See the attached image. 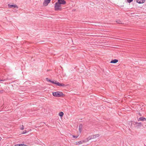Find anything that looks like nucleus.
<instances>
[{
	"instance_id": "nucleus-24",
	"label": "nucleus",
	"mask_w": 146,
	"mask_h": 146,
	"mask_svg": "<svg viewBox=\"0 0 146 146\" xmlns=\"http://www.w3.org/2000/svg\"><path fill=\"white\" fill-rule=\"evenodd\" d=\"M27 133V131L26 130H25L23 131V132H22V134H25Z\"/></svg>"
},
{
	"instance_id": "nucleus-2",
	"label": "nucleus",
	"mask_w": 146,
	"mask_h": 146,
	"mask_svg": "<svg viewBox=\"0 0 146 146\" xmlns=\"http://www.w3.org/2000/svg\"><path fill=\"white\" fill-rule=\"evenodd\" d=\"M60 7L61 5L58 1V2H56L55 4L54 8L55 10L56 11L59 10H60L61 9V8Z\"/></svg>"
},
{
	"instance_id": "nucleus-8",
	"label": "nucleus",
	"mask_w": 146,
	"mask_h": 146,
	"mask_svg": "<svg viewBox=\"0 0 146 146\" xmlns=\"http://www.w3.org/2000/svg\"><path fill=\"white\" fill-rule=\"evenodd\" d=\"M8 5L9 7L10 8H11L13 7L14 8H18V7L16 5H13L8 4Z\"/></svg>"
},
{
	"instance_id": "nucleus-13",
	"label": "nucleus",
	"mask_w": 146,
	"mask_h": 146,
	"mask_svg": "<svg viewBox=\"0 0 146 146\" xmlns=\"http://www.w3.org/2000/svg\"><path fill=\"white\" fill-rule=\"evenodd\" d=\"M84 142V141H80L78 142H76V145H79L81 144H82Z\"/></svg>"
},
{
	"instance_id": "nucleus-7",
	"label": "nucleus",
	"mask_w": 146,
	"mask_h": 146,
	"mask_svg": "<svg viewBox=\"0 0 146 146\" xmlns=\"http://www.w3.org/2000/svg\"><path fill=\"white\" fill-rule=\"evenodd\" d=\"M82 124H80L79 126V131L80 133H81L82 131Z\"/></svg>"
},
{
	"instance_id": "nucleus-25",
	"label": "nucleus",
	"mask_w": 146,
	"mask_h": 146,
	"mask_svg": "<svg viewBox=\"0 0 146 146\" xmlns=\"http://www.w3.org/2000/svg\"><path fill=\"white\" fill-rule=\"evenodd\" d=\"M3 91H4L3 90H2V91L0 90V93H3Z\"/></svg>"
},
{
	"instance_id": "nucleus-15",
	"label": "nucleus",
	"mask_w": 146,
	"mask_h": 146,
	"mask_svg": "<svg viewBox=\"0 0 146 146\" xmlns=\"http://www.w3.org/2000/svg\"><path fill=\"white\" fill-rule=\"evenodd\" d=\"M15 146H26V145L23 144H17L15 145Z\"/></svg>"
},
{
	"instance_id": "nucleus-20",
	"label": "nucleus",
	"mask_w": 146,
	"mask_h": 146,
	"mask_svg": "<svg viewBox=\"0 0 146 146\" xmlns=\"http://www.w3.org/2000/svg\"><path fill=\"white\" fill-rule=\"evenodd\" d=\"M133 0H127V1L128 3H130L132 2Z\"/></svg>"
},
{
	"instance_id": "nucleus-26",
	"label": "nucleus",
	"mask_w": 146,
	"mask_h": 146,
	"mask_svg": "<svg viewBox=\"0 0 146 146\" xmlns=\"http://www.w3.org/2000/svg\"><path fill=\"white\" fill-rule=\"evenodd\" d=\"M4 81V80H3V79H1L0 78V81Z\"/></svg>"
},
{
	"instance_id": "nucleus-11",
	"label": "nucleus",
	"mask_w": 146,
	"mask_h": 146,
	"mask_svg": "<svg viewBox=\"0 0 146 146\" xmlns=\"http://www.w3.org/2000/svg\"><path fill=\"white\" fill-rule=\"evenodd\" d=\"M94 136L93 135H92L88 137L87 139V141H88L92 139H94Z\"/></svg>"
},
{
	"instance_id": "nucleus-23",
	"label": "nucleus",
	"mask_w": 146,
	"mask_h": 146,
	"mask_svg": "<svg viewBox=\"0 0 146 146\" xmlns=\"http://www.w3.org/2000/svg\"><path fill=\"white\" fill-rule=\"evenodd\" d=\"M46 81H48V82H50L49 80H50L48 78H46Z\"/></svg>"
},
{
	"instance_id": "nucleus-14",
	"label": "nucleus",
	"mask_w": 146,
	"mask_h": 146,
	"mask_svg": "<svg viewBox=\"0 0 146 146\" xmlns=\"http://www.w3.org/2000/svg\"><path fill=\"white\" fill-rule=\"evenodd\" d=\"M136 123L137 124V127H140L141 125V122L139 123Z\"/></svg>"
},
{
	"instance_id": "nucleus-17",
	"label": "nucleus",
	"mask_w": 146,
	"mask_h": 146,
	"mask_svg": "<svg viewBox=\"0 0 146 146\" xmlns=\"http://www.w3.org/2000/svg\"><path fill=\"white\" fill-rule=\"evenodd\" d=\"M50 81V82L51 83L53 84H56V80H54V81H51V80H49Z\"/></svg>"
},
{
	"instance_id": "nucleus-21",
	"label": "nucleus",
	"mask_w": 146,
	"mask_h": 146,
	"mask_svg": "<svg viewBox=\"0 0 146 146\" xmlns=\"http://www.w3.org/2000/svg\"><path fill=\"white\" fill-rule=\"evenodd\" d=\"M20 129L22 130H23L24 129V126H23V125H22V127H20Z\"/></svg>"
},
{
	"instance_id": "nucleus-19",
	"label": "nucleus",
	"mask_w": 146,
	"mask_h": 146,
	"mask_svg": "<svg viewBox=\"0 0 146 146\" xmlns=\"http://www.w3.org/2000/svg\"><path fill=\"white\" fill-rule=\"evenodd\" d=\"M94 136V138H95L96 137H98L99 136V134H97L95 135H93Z\"/></svg>"
},
{
	"instance_id": "nucleus-12",
	"label": "nucleus",
	"mask_w": 146,
	"mask_h": 146,
	"mask_svg": "<svg viewBox=\"0 0 146 146\" xmlns=\"http://www.w3.org/2000/svg\"><path fill=\"white\" fill-rule=\"evenodd\" d=\"M118 60L117 59H114L113 60H112L110 62V63H115L117 62H118Z\"/></svg>"
},
{
	"instance_id": "nucleus-10",
	"label": "nucleus",
	"mask_w": 146,
	"mask_h": 146,
	"mask_svg": "<svg viewBox=\"0 0 146 146\" xmlns=\"http://www.w3.org/2000/svg\"><path fill=\"white\" fill-rule=\"evenodd\" d=\"M136 2L138 3H143L145 1V0H136Z\"/></svg>"
},
{
	"instance_id": "nucleus-16",
	"label": "nucleus",
	"mask_w": 146,
	"mask_h": 146,
	"mask_svg": "<svg viewBox=\"0 0 146 146\" xmlns=\"http://www.w3.org/2000/svg\"><path fill=\"white\" fill-rule=\"evenodd\" d=\"M63 115H64V113L62 112H60L59 113V115L61 117H62Z\"/></svg>"
},
{
	"instance_id": "nucleus-1",
	"label": "nucleus",
	"mask_w": 146,
	"mask_h": 146,
	"mask_svg": "<svg viewBox=\"0 0 146 146\" xmlns=\"http://www.w3.org/2000/svg\"><path fill=\"white\" fill-rule=\"evenodd\" d=\"M53 95L56 97H61L63 96L64 95L62 92L57 91L52 93Z\"/></svg>"
},
{
	"instance_id": "nucleus-9",
	"label": "nucleus",
	"mask_w": 146,
	"mask_h": 146,
	"mask_svg": "<svg viewBox=\"0 0 146 146\" xmlns=\"http://www.w3.org/2000/svg\"><path fill=\"white\" fill-rule=\"evenodd\" d=\"M138 121H146V119L143 117H141L139 118Z\"/></svg>"
},
{
	"instance_id": "nucleus-3",
	"label": "nucleus",
	"mask_w": 146,
	"mask_h": 146,
	"mask_svg": "<svg viewBox=\"0 0 146 146\" xmlns=\"http://www.w3.org/2000/svg\"><path fill=\"white\" fill-rule=\"evenodd\" d=\"M51 0H44L43 3V5L44 6H47L48 3H49Z\"/></svg>"
},
{
	"instance_id": "nucleus-22",
	"label": "nucleus",
	"mask_w": 146,
	"mask_h": 146,
	"mask_svg": "<svg viewBox=\"0 0 146 146\" xmlns=\"http://www.w3.org/2000/svg\"><path fill=\"white\" fill-rule=\"evenodd\" d=\"M72 137L73 138H75V139H76L78 137V136H74V135H72Z\"/></svg>"
},
{
	"instance_id": "nucleus-18",
	"label": "nucleus",
	"mask_w": 146,
	"mask_h": 146,
	"mask_svg": "<svg viewBox=\"0 0 146 146\" xmlns=\"http://www.w3.org/2000/svg\"><path fill=\"white\" fill-rule=\"evenodd\" d=\"M116 22L118 24H122V22L119 20H118L116 21Z\"/></svg>"
},
{
	"instance_id": "nucleus-6",
	"label": "nucleus",
	"mask_w": 146,
	"mask_h": 146,
	"mask_svg": "<svg viewBox=\"0 0 146 146\" xmlns=\"http://www.w3.org/2000/svg\"><path fill=\"white\" fill-rule=\"evenodd\" d=\"M56 85L60 86H65V85L64 84H61L59 82H57V81L56 82V83L55 84Z\"/></svg>"
},
{
	"instance_id": "nucleus-4",
	"label": "nucleus",
	"mask_w": 146,
	"mask_h": 146,
	"mask_svg": "<svg viewBox=\"0 0 146 146\" xmlns=\"http://www.w3.org/2000/svg\"><path fill=\"white\" fill-rule=\"evenodd\" d=\"M60 4L64 5L66 4V2L64 0H58V1Z\"/></svg>"
},
{
	"instance_id": "nucleus-5",
	"label": "nucleus",
	"mask_w": 146,
	"mask_h": 146,
	"mask_svg": "<svg viewBox=\"0 0 146 146\" xmlns=\"http://www.w3.org/2000/svg\"><path fill=\"white\" fill-rule=\"evenodd\" d=\"M56 85L60 86H65V85L64 84H61L59 82H57V81L56 82V83L55 84Z\"/></svg>"
}]
</instances>
